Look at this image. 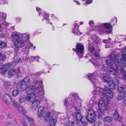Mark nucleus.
I'll list each match as a JSON object with an SVG mask.
<instances>
[{
	"mask_svg": "<svg viewBox=\"0 0 126 126\" xmlns=\"http://www.w3.org/2000/svg\"><path fill=\"white\" fill-rule=\"evenodd\" d=\"M106 63L110 68L104 67L103 65L102 69L106 74L113 75H115L119 71L120 73H122L124 71L125 62H126V51L123 52L122 54L116 55L112 54L110 56L108 59H106Z\"/></svg>",
	"mask_w": 126,
	"mask_h": 126,
	"instance_id": "1",
	"label": "nucleus"
},
{
	"mask_svg": "<svg viewBox=\"0 0 126 126\" xmlns=\"http://www.w3.org/2000/svg\"><path fill=\"white\" fill-rule=\"evenodd\" d=\"M89 32L86 33V34L88 36V41L90 44L89 47H96L98 44L97 39L98 37L96 35L93 34L94 32L93 30H89Z\"/></svg>",
	"mask_w": 126,
	"mask_h": 126,
	"instance_id": "2",
	"label": "nucleus"
},
{
	"mask_svg": "<svg viewBox=\"0 0 126 126\" xmlns=\"http://www.w3.org/2000/svg\"><path fill=\"white\" fill-rule=\"evenodd\" d=\"M73 96L74 100V102H71V104H69V103L68 102V101L65 100V102L64 105L66 106V109H71L73 108H74L75 109V107H76L75 106L76 103H79V102L78 99L80 102V100L81 99L80 98H79V96H77L76 94H74L72 95Z\"/></svg>",
	"mask_w": 126,
	"mask_h": 126,
	"instance_id": "3",
	"label": "nucleus"
},
{
	"mask_svg": "<svg viewBox=\"0 0 126 126\" xmlns=\"http://www.w3.org/2000/svg\"><path fill=\"white\" fill-rule=\"evenodd\" d=\"M112 27L109 23H101L98 26V29L99 31H102L105 30V33L107 34L110 33L112 31Z\"/></svg>",
	"mask_w": 126,
	"mask_h": 126,
	"instance_id": "4",
	"label": "nucleus"
},
{
	"mask_svg": "<svg viewBox=\"0 0 126 126\" xmlns=\"http://www.w3.org/2000/svg\"><path fill=\"white\" fill-rule=\"evenodd\" d=\"M103 91L101 93V96L102 98H105L107 97V99H109V97L112 98L113 95V93L112 91L106 86H105L103 88H102Z\"/></svg>",
	"mask_w": 126,
	"mask_h": 126,
	"instance_id": "5",
	"label": "nucleus"
},
{
	"mask_svg": "<svg viewBox=\"0 0 126 126\" xmlns=\"http://www.w3.org/2000/svg\"><path fill=\"white\" fill-rule=\"evenodd\" d=\"M11 37L15 41V45L16 47H22L24 40L22 39H19V36L18 34H15L12 35Z\"/></svg>",
	"mask_w": 126,
	"mask_h": 126,
	"instance_id": "6",
	"label": "nucleus"
},
{
	"mask_svg": "<svg viewBox=\"0 0 126 126\" xmlns=\"http://www.w3.org/2000/svg\"><path fill=\"white\" fill-rule=\"evenodd\" d=\"M84 117L87 119V120H89L90 119H91L92 120L94 121L90 122H94L96 120L95 117V114L93 110L92 109L88 110Z\"/></svg>",
	"mask_w": 126,
	"mask_h": 126,
	"instance_id": "7",
	"label": "nucleus"
},
{
	"mask_svg": "<svg viewBox=\"0 0 126 126\" xmlns=\"http://www.w3.org/2000/svg\"><path fill=\"white\" fill-rule=\"evenodd\" d=\"M34 83L36 85L35 86L33 85L29 87V88L31 91H32L33 92H35L36 90H38L39 91H41L40 89L42 87L43 89V86L42 85H40L43 83V82L42 81L36 80L34 81Z\"/></svg>",
	"mask_w": 126,
	"mask_h": 126,
	"instance_id": "8",
	"label": "nucleus"
},
{
	"mask_svg": "<svg viewBox=\"0 0 126 126\" xmlns=\"http://www.w3.org/2000/svg\"><path fill=\"white\" fill-rule=\"evenodd\" d=\"M103 98L102 100H99L98 106L99 109L103 110H105L107 108V105L109 101V99H107V97Z\"/></svg>",
	"mask_w": 126,
	"mask_h": 126,
	"instance_id": "9",
	"label": "nucleus"
},
{
	"mask_svg": "<svg viewBox=\"0 0 126 126\" xmlns=\"http://www.w3.org/2000/svg\"><path fill=\"white\" fill-rule=\"evenodd\" d=\"M75 110L76 111L75 112V114L73 115V120L75 121H79L82 118L81 114L80 112V110L77 107H75Z\"/></svg>",
	"mask_w": 126,
	"mask_h": 126,
	"instance_id": "10",
	"label": "nucleus"
},
{
	"mask_svg": "<svg viewBox=\"0 0 126 126\" xmlns=\"http://www.w3.org/2000/svg\"><path fill=\"white\" fill-rule=\"evenodd\" d=\"M29 35H27L26 33L22 34L21 35V38L20 39H22L24 40V42H23V47L24 45L27 46L28 47H30L33 46V44L27 41L29 38Z\"/></svg>",
	"mask_w": 126,
	"mask_h": 126,
	"instance_id": "11",
	"label": "nucleus"
},
{
	"mask_svg": "<svg viewBox=\"0 0 126 126\" xmlns=\"http://www.w3.org/2000/svg\"><path fill=\"white\" fill-rule=\"evenodd\" d=\"M88 50H90L93 55H94L97 60H100L101 59L99 53L98 52L100 50L97 48H88Z\"/></svg>",
	"mask_w": 126,
	"mask_h": 126,
	"instance_id": "12",
	"label": "nucleus"
},
{
	"mask_svg": "<svg viewBox=\"0 0 126 126\" xmlns=\"http://www.w3.org/2000/svg\"><path fill=\"white\" fill-rule=\"evenodd\" d=\"M28 86L27 83H25L24 82L21 81L17 84L16 88L19 91H23L27 89Z\"/></svg>",
	"mask_w": 126,
	"mask_h": 126,
	"instance_id": "13",
	"label": "nucleus"
},
{
	"mask_svg": "<svg viewBox=\"0 0 126 126\" xmlns=\"http://www.w3.org/2000/svg\"><path fill=\"white\" fill-rule=\"evenodd\" d=\"M41 91H39L38 90H36V92H34V93H33V97L34 98H35L36 97L38 96L39 95H43L44 93V91L43 89V88L41 87L40 88Z\"/></svg>",
	"mask_w": 126,
	"mask_h": 126,
	"instance_id": "14",
	"label": "nucleus"
},
{
	"mask_svg": "<svg viewBox=\"0 0 126 126\" xmlns=\"http://www.w3.org/2000/svg\"><path fill=\"white\" fill-rule=\"evenodd\" d=\"M20 71L19 68H17L16 70L15 68H11L8 71V74L10 76H13L15 73L18 74Z\"/></svg>",
	"mask_w": 126,
	"mask_h": 126,
	"instance_id": "15",
	"label": "nucleus"
},
{
	"mask_svg": "<svg viewBox=\"0 0 126 126\" xmlns=\"http://www.w3.org/2000/svg\"><path fill=\"white\" fill-rule=\"evenodd\" d=\"M84 48H76V52L77 54L80 58L83 56V53L84 51Z\"/></svg>",
	"mask_w": 126,
	"mask_h": 126,
	"instance_id": "16",
	"label": "nucleus"
},
{
	"mask_svg": "<svg viewBox=\"0 0 126 126\" xmlns=\"http://www.w3.org/2000/svg\"><path fill=\"white\" fill-rule=\"evenodd\" d=\"M94 88H95V89L94 90L93 92L94 96V95H97L98 94L101 95V93L103 91L102 88H100L99 87H97L96 86H94Z\"/></svg>",
	"mask_w": 126,
	"mask_h": 126,
	"instance_id": "17",
	"label": "nucleus"
},
{
	"mask_svg": "<svg viewBox=\"0 0 126 126\" xmlns=\"http://www.w3.org/2000/svg\"><path fill=\"white\" fill-rule=\"evenodd\" d=\"M93 120H92L91 119H90L89 120H87L84 117H82V118L80 120L81 122V125L84 126H86L88 122H91V121H92ZM93 121H94L93 120Z\"/></svg>",
	"mask_w": 126,
	"mask_h": 126,
	"instance_id": "18",
	"label": "nucleus"
},
{
	"mask_svg": "<svg viewBox=\"0 0 126 126\" xmlns=\"http://www.w3.org/2000/svg\"><path fill=\"white\" fill-rule=\"evenodd\" d=\"M77 25V24H75L74 28L72 29V32L73 33H75L76 35H80L81 34V33L80 32L79 30H78L79 26Z\"/></svg>",
	"mask_w": 126,
	"mask_h": 126,
	"instance_id": "19",
	"label": "nucleus"
},
{
	"mask_svg": "<svg viewBox=\"0 0 126 126\" xmlns=\"http://www.w3.org/2000/svg\"><path fill=\"white\" fill-rule=\"evenodd\" d=\"M3 101L7 104H9L11 101V98L8 94L4 95L3 97Z\"/></svg>",
	"mask_w": 126,
	"mask_h": 126,
	"instance_id": "20",
	"label": "nucleus"
},
{
	"mask_svg": "<svg viewBox=\"0 0 126 126\" xmlns=\"http://www.w3.org/2000/svg\"><path fill=\"white\" fill-rule=\"evenodd\" d=\"M39 100L38 99L35 100L32 102L31 108L33 110L36 109L39 106Z\"/></svg>",
	"mask_w": 126,
	"mask_h": 126,
	"instance_id": "21",
	"label": "nucleus"
},
{
	"mask_svg": "<svg viewBox=\"0 0 126 126\" xmlns=\"http://www.w3.org/2000/svg\"><path fill=\"white\" fill-rule=\"evenodd\" d=\"M113 118L115 120H118V119L120 117V115L118 110L115 109L113 114Z\"/></svg>",
	"mask_w": 126,
	"mask_h": 126,
	"instance_id": "22",
	"label": "nucleus"
},
{
	"mask_svg": "<svg viewBox=\"0 0 126 126\" xmlns=\"http://www.w3.org/2000/svg\"><path fill=\"white\" fill-rule=\"evenodd\" d=\"M10 65L9 63H7L3 65L2 72H1L2 74H4L7 70L8 68L10 67Z\"/></svg>",
	"mask_w": 126,
	"mask_h": 126,
	"instance_id": "23",
	"label": "nucleus"
},
{
	"mask_svg": "<svg viewBox=\"0 0 126 126\" xmlns=\"http://www.w3.org/2000/svg\"><path fill=\"white\" fill-rule=\"evenodd\" d=\"M88 77V79L91 80V82L94 85V86L95 85H96L97 83H98V80L97 79L95 78L96 77H94L93 78L90 77Z\"/></svg>",
	"mask_w": 126,
	"mask_h": 126,
	"instance_id": "24",
	"label": "nucleus"
},
{
	"mask_svg": "<svg viewBox=\"0 0 126 126\" xmlns=\"http://www.w3.org/2000/svg\"><path fill=\"white\" fill-rule=\"evenodd\" d=\"M53 118L51 116L50 113V112H47L44 117V119L46 121L48 122L50 121Z\"/></svg>",
	"mask_w": 126,
	"mask_h": 126,
	"instance_id": "25",
	"label": "nucleus"
},
{
	"mask_svg": "<svg viewBox=\"0 0 126 126\" xmlns=\"http://www.w3.org/2000/svg\"><path fill=\"white\" fill-rule=\"evenodd\" d=\"M23 118L24 119L27 120L31 123H33L34 122V120L32 118L30 117L27 115H24Z\"/></svg>",
	"mask_w": 126,
	"mask_h": 126,
	"instance_id": "26",
	"label": "nucleus"
},
{
	"mask_svg": "<svg viewBox=\"0 0 126 126\" xmlns=\"http://www.w3.org/2000/svg\"><path fill=\"white\" fill-rule=\"evenodd\" d=\"M97 112L98 114H97V116L99 117H101L102 115H104V110L99 109L97 110Z\"/></svg>",
	"mask_w": 126,
	"mask_h": 126,
	"instance_id": "27",
	"label": "nucleus"
},
{
	"mask_svg": "<svg viewBox=\"0 0 126 126\" xmlns=\"http://www.w3.org/2000/svg\"><path fill=\"white\" fill-rule=\"evenodd\" d=\"M103 80L104 82H106L108 83L111 80V79L109 76H106L103 77Z\"/></svg>",
	"mask_w": 126,
	"mask_h": 126,
	"instance_id": "28",
	"label": "nucleus"
},
{
	"mask_svg": "<svg viewBox=\"0 0 126 126\" xmlns=\"http://www.w3.org/2000/svg\"><path fill=\"white\" fill-rule=\"evenodd\" d=\"M6 15L5 14L1 13L0 14V20L1 19L3 23V21H5L4 20L6 19Z\"/></svg>",
	"mask_w": 126,
	"mask_h": 126,
	"instance_id": "29",
	"label": "nucleus"
},
{
	"mask_svg": "<svg viewBox=\"0 0 126 126\" xmlns=\"http://www.w3.org/2000/svg\"><path fill=\"white\" fill-rule=\"evenodd\" d=\"M107 84L108 86L110 88L109 89H114L115 86V85L112 81L111 80Z\"/></svg>",
	"mask_w": 126,
	"mask_h": 126,
	"instance_id": "30",
	"label": "nucleus"
},
{
	"mask_svg": "<svg viewBox=\"0 0 126 126\" xmlns=\"http://www.w3.org/2000/svg\"><path fill=\"white\" fill-rule=\"evenodd\" d=\"M22 81L24 82L25 83H27L28 85H29V83H30V78L29 77H26Z\"/></svg>",
	"mask_w": 126,
	"mask_h": 126,
	"instance_id": "31",
	"label": "nucleus"
},
{
	"mask_svg": "<svg viewBox=\"0 0 126 126\" xmlns=\"http://www.w3.org/2000/svg\"><path fill=\"white\" fill-rule=\"evenodd\" d=\"M28 54L27 53H24L22 57V61H27L28 59L29 58Z\"/></svg>",
	"mask_w": 126,
	"mask_h": 126,
	"instance_id": "32",
	"label": "nucleus"
},
{
	"mask_svg": "<svg viewBox=\"0 0 126 126\" xmlns=\"http://www.w3.org/2000/svg\"><path fill=\"white\" fill-rule=\"evenodd\" d=\"M19 93L18 90L16 89H14L12 92V94L13 96L16 97L17 96Z\"/></svg>",
	"mask_w": 126,
	"mask_h": 126,
	"instance_id": "33",
	"label": "nucleus"
},
{
	"mask_svg": "<svg viewBox=\"0 0 126 126\" xmlns=\"http://www.w3.org/2000/svg\"><path fill=\"white\" fill-rule=\"evenodd\" d=\"M49 122L50 125L51 126H55V125L56 123V122L55 121V119L52 118L50 121H49Z\"/></svg>",
	"mask_w": 126,
	"mask_h": 126,
	"instance_id": "34",
	"label": "nucleus"
},
{
	"mask_svg": "<svg viewBox=\"0 0 126 126\" xmlns=\"http://www.w3.org/2000/svg\"><path fill=\"white\" fill-rule=\"evenodd\" d=\"M112 81L114 83L115 86H118V85L119 82L117 78H114L113 79Z\"/></svg>",
	"mask_w": 126,
	"mask_h": 126,
	"instance_id": "35",
	"label": "nucleus"
},
{
	"mask_svg": "<svg viewBox=\"0 0 126 126\" xmlns=\"http://www.w3.org/2000/svg\"><path fill=\"white\" fill-rule=\"evenodd\" d=\"M104 120L105 121L108 122H110L112 120V118L110 116H106L104 118Z\"/></svg>",
	"mask_w": 126,
	"mask_h": 126,
	"instance_id": "36",
	"label": "nucleus"
},
{
	"mask_svg": "<svg viewBox=\"0 0 126 126\" xmlns=\"http://www.w3.org/2000/svg\"><path fill=\"white\" fill-rule=\"evenodd\" d=\"M118 91L121 93H124L125 91V89L122 86L118 87L117 88Z\"/></svg>",
	"mask_w": 126,
	"mask_h": 126,
	"instance_id": "37",
	"label": "nucleus"
},
{
	"mask_svg": "<svg viewBox=\"0 0 126 126\" xmlns=\"http://www.w3.org/2000/svg\"><path fill=\"white\" fill-rule=\"evenodd\" d=\"M1 55L0 56V60L1 61H4L6 59V57L5 55L4 54L1 53Z\"/></svg>",
	"mask_w": 126,
	"mask_h": 126,
	"instance_id": "38",
	"label": "nucleus"
},
{
	"mask_svg": "<svg viewBox=\"0 0 126 126\" xmlns=\"http://www.w3.org/2000/svg\"><path fill=\"white\" fill-rule=\"evenodd\" d=\"M4 86L5 87H7L10 86L11 85V83L8 81H4L3 83Z\"/></svg>",
	"mask_w": 126,
	"mask_h": 126,
	"instance_id": "39",
	"label": "nucleus"
},
{
	"mask_svg": "<svg viewBox=\"0 0 126 126\" xmlns=\"http://www.w3.org/2000/svg\"><path fill=\"white\" fill-rule=\"evenodd\" d=\"M92 63H93L94 65L95 66H96L97 67H98L100 66V64L97 60H94L92 62Z\"/></svg>",
	"mask_w": 126,
	"mask_h": 126,
	"instance_id": "40",
	"label": "nucleus"
},
{
	"mask_svg": "<svg viewBox=\"0 0 126 126\" xmlns=\"http://www.w3.org/2000/svg\"><path fill=\"white\" fill-rule=\"evenodd\" d=\"M29 50V48H24L22 49V51L24 53H27L28 54Z\"/></svg>",
	"mask_w": 126,
	"mask_h": 126,
	"instance_id": "41",
	"label": "nucleus"
},
{
	"mask_svg": "<svg viewBox=\"0 0 126 126\" xmlns=\"http://www.w3.org/2000/svg\"><path fill=\"white\" fill-rule=\"evenodd\" d=\"M6 43L2 41H0V47H5L6 46Z\"/></svg>",
	"mask_w": 126,
	"mask_h": 126,
	"instance_id": "42",
	"label": "nucleus"
},
{
	"mask_svg": "<svg viewBox=\"0 0 126 126\" xmlns=\"http://www.w3.org/2000/svg\"><path fill=\"white\" fill-rule=\"evenodd\" d=\"M102 126V123L100 121H98L94 124V126Z\"/></svg>",
	"mask_w": 126,
	"mask_h": 126,
	"instance_id": "43",
	"label": "nucleus"
},
{
	"mask_svg": "<svg viewBox=\"0 0 126 126\" xmlns=\"http://www.w3.org/2000/svg\"><path fill=\"white\" fill-rule=\"evenodd\" d=\"M22 61V59L18 57L16 59L15 61L13 62V63L15 65L17 64V63L20 62Z\"/></svg>",
	"mask_w": 126,
	"mask_h": 126,
	"instance_id": "44",
	"label": "nucleus"
},
{
	"mask_svg": "<svg viewBox=\"0 0 126 126\" xmlns=\"http://www.w3.org/2000/svg\"><path fill=\"white\" fill-rule=\"evenodd\" d=\"M97 75V72L95 71L93 73L90 75L88 76V77H90L91 78H93L94 77H96V76Z\"/></svg>",
	"mask_w": 126,
	"mask_h": 126,
	"instance_id": "45",
	"label": "nucleus"
},
{
	"mask_svg": "<svg viewBox=\"0 0 126 126\" xmlns=\"http://www.w3.org/2000/svg\"><path fill=\"white\" fill-rule=\"evenodd\" d=\"M114 47H121V45L120 44L119 42H117L115 43V42H112V45H114ZM111 45H112L111 44Z\"/></svg>",
	"mask_w": 126,
	"mask_h": 126,
	"instance_id": "46",
	"label": "nucleus"
},
{
	"mask_svg": "<svg viewBox=\"0 0 126 126\" xmlns=\"http://www.w3.org/2000/svg\"><path fill=\"white\" fill-rule=\"evenodd\" d=\"M117 98L118 100H120L123 98V96L121 94H118L117 96Z\"/></svg>",
	"mask_w": 126,
	"mask_h": 126,
	"instance_id": "47",
	"label": "nucleus"
},
{
	"mask_svg": "<svg viewBox=\"0 0 126 126\" xmlns=\"http://www.w3.org/2000/svg\"><path fill=\"white\" fill-rule=\"evenodd\" d=\"M44 107L43 106H41L38 108V111L44 112Z\"/></svg>",
	"mask_w": 126,
	"mask_h": 126,
	"instance_id": "48",
	"label": "nucleus"
},
{
	"mask_svg": "<svg viewBox=\"0 0 126 126\" xmlns=\"http://www.w3.org/2000/svg\"><path fill=\"white\" fill-rule=\"evenodd\" d=\"M12 122L11 121H9L4 123V125L6 126H11V125H12Z\"/></svg>",
	"mask_w": 126,
	"mask_h": 126,
	"instance_id": "49",
	"label": "nucleus"
},
{
	"mask_svg": "<svg viewBox=\"0 0 126 126\" xmlns=\"http://www.w3.org/2000/svg\"><path fill=\"white\" fill-rule=\"evenodd\" d=\"M49 17V15L45 13L44 15L43 16L44 18L45 19H47L48 20V17Z\"/></svg>",
	"mask_w": 126,
	"mask_h": 126,
	"instance_id": "50",
	"label": "nucleus"
},
{
	"mask_svg": "<svg viewBox=\"0 0 126 126\" xmlns=\"http://www.w3.org/2000/svg\"><path fill=\"white\" fill-rule=\"evenodd\" d=\"M13 105L15 108H16L19 105L18 103L16 101H13Z\"/></svg>",
	"mask_w": 126,
	"mask_h": 126,
	"instance_id": "51",
	"label": "nucleus"
},
{
	"mask_svg": "<svg viewBox=\"0 0 126 126\" xmlns=\"http://www.w3.org/2000/svg\"><path fill=\"white\" fill-rule=\"evenodd\" d=\"M36 10L37 11H38L39 13V15L40 16L41 14V9L40 8L38 7H36Z\"/></svg>",
	"mask_w": 126,
	"mask_h": 126,
	"instance_id": "52",
	"label": "nucleus"
},
{
	"mask_svg": "<svg viewBox=\"0 0 126 126\" xmlns=\"http://www.w3.org/2000/svg\"><path fill=\"white\" fill-rule=\"evenodd\" d=\"M76 47H84V46L79 43H77Z\"/></svg>",
	"mask_w": 126,
	"mask_h": 126,
	"instance_id": "53",
	"label": "nucleus"
},
{
	"mask_svg": "<svg viewBox=\"0 0 126 126\" xmlns=\"http://www.w3.org/2000/svg\"><path fill=\"white\" fill-rule=\"evenodd\" d=\"M69 126H75L74 122L72 121L69 122Z\"/></svg>",
	"mask_w": 126,
	"mask_h": 126,
	"instance_id": "54",
	"label": "nucleus"
},
{
	"mask_svg": "<svg viewBox=\"0 0 126 126\" xmlns=\"http://www.w3.org/2000/svg\"><path fill=\"white\" fill-rule=\"evenodd\" d=\"M25 101V99L23 98L20 97L19 98V102L20 103H21Z\"/></svg>",
	"mask_w": 126,
	"mask_h": 126,
	"instance_id": "55",
	"label": "nucleus"
},
{
	"mask_svg": "<svg viewBox=\"0 0 126 126\" xmlns=\"http://www.w3.org/2000/svg\"><path fill=\"white\" fill-rule=\"evenodd\" d=\"M16 108L18 110L21 111L22 110H23V108L19 105Z\"/></svg>",
	"mask_w": 126,
	"mask_h": 126,
	"instance_id": "56",
	"label": "nucleus"
},
{
	"mask_svg": "<svg viewBox=\"0 0 126 126\" xmlns=\"http://www.w3.org/2000/svg\"><path fill=\"white\" fill-rule=\"evenodd\" d=\"M44 112L38 111V115L39 117H42L43 115Z\"/></svg>",
	"mask_w": 126,
	"mask_h": 126,
	"instance_id": "57",
	"label": "nucleus"
},
{
	"mask_svg": "<svg viewBox=\"0 0 126 126\" xmlns=\"http://www.w3.org/2000/svg\"><path fill=\"white\" fill-rule=\"evenodd\" d=\"M92 1V0H86V4H88L91 3Z\"/></svg>",
	"mask_w": 126,
	"mask_h": 126,
	"instance_id": "58",
	"label": "nucleus"
},
{
	"mask_svg": "<svg viewBox=\"0 0 126 126\" xmlns=\"http://www.w3.org/2000/svg\"><path fill=\"white\" fill-rule=\"evenodd\" d=\"M89 24L90 25V27L93 26L94 25V23L93 21H90L89 22Z\"/></svg>",
	"mask_w": 126,
	"mask_h": 126,
	"instance_id": "59",
	"label": "nucleus"
},
{
	"mask_svg": "<svg viewBox=\"0 0 126 126\" xmlns=\"http://www.w3.org/2000/svg\"><path fill=\"white\" fill-rule=\"evenodd\" d=\"M123 98L124 99V101L123 102H126V91L124 93V96Z\"/></svg>",
	"mask_w": 126,
	"mask_h": 126,
	"instance_id": "60",
	"label": "nucleus"
},
{
	"mask_svg": "<svg viewBox=\"0 0 126 126\" xmlns=\"http://www.w3.org/2000/svg\"><path fill=\"white\" fill-rule=\"evenodd\" d=\"M8 116L10 118H12L14 117V115L13 114L10 113L8 115Z\"/></svg>",
	"mask_w": 126,
	"mask_h": 126,
	"instance_id": "61",
	"label": "nucleus"
},
{
	"mask_svg": "<svg viewBox=\"0 0 126 126\" xmlns=\"http://www.w3.org/2000/svg\"><path fill=\"white\" fill-rule=\"evenodd\" d=\"M21 123L23 124V126H28L26 122L24 120L21 121Z\"/></svg>",
	"mask_w": 126,
	"mask_h": 126,
	"instance_id": "62",
	"label": "nucleus"
},
{
	"mask_svg": "<svg viewBox=\"0 0 126 126\" xmlns=\"http://www.w3.org/2000/svg\"><path fill=\"white\" fill-rule=\"evenodd\" d=\"M21 112L24 115H24H25V114H26L27 113L26 111L24 109H23V110H22V111H21Z\"/></svg>",
	"mask_w": 126,
	"mask_h": 126,
	"instance_id": "63",
	"label": "nucleus"
},
{
	"mask_svg": "<svg viewBox=\"0 0 126 126\" xmlns=\"http://www.w3.org/2000/svg\"><path fill=\"white\" fill-rule=\"evenodd\" d=\"M26 99L28 101H29L31 99V97L30 96H27L26 97Z\"/></svg>",
	"mask_w": 126,
	"mask_h": 126,
	"instance_id": "64",
	"label": "nucleus"
}]
</instances>
